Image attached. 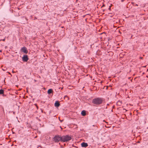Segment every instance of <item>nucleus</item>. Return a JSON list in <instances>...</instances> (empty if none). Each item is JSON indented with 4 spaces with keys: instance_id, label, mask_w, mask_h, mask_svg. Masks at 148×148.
I'll return each instance as SVG.
<instances>
[{
    "instance_id": "obj_1",
    "label": "nucleus",
    "mask_w": 148,
    "mask_h": 148,
    "mask_svg": "<svg viewBox=\"0 0 148 148\" xmlns=\"http://www.w3.org/2000/svg\"><path fill=\"white\" fill-rule=\"evenodd\" d=\"M104 99L102 98L97 97L93 99L92 103L95 106H98L101 105L104 101Z\"/></svg>"
},
{
    "instance_id": "obj_13",
    "label": "nucleus",
    "mask_w": 148,
    "mask_h": 148,
    "mask_svg": "<svg viewBox=\"0 0 148 148\" xmlns=\"http://www.w3.org/2000/svg\"><path fill=\"white\" fill-rule=\"evenodd\" d=\"M60 121L61 122H62L63 121V120H62V121H60Z\"/></svg>"
},
{
    "instance_id": "obj_15",
    "label": "nucleus",
    "mask_w": 148,
    "mask_h": 148,
    "mask_svg": "<svg viewBox=\"0 0 148 148\" xmlns=\"http://www.w3.org/2000/svg\"><path fill=\"white\" fill-rule=\"evenodd\" d=\"M1 39L0 40V41H1Z\"/></svg>"
},
{
    "instance_id": "obj_11",
    "label": "nucleus",
    "mask_w": 148,
    "mask_h": 148,
    "mask_svg": "<svg viewBox=\"0 0 148 148\" xmlns=\"http://www.w3.org/2000/svg\"><path fill=\"white\" fill-rule=\"evenodd\" d=\"M5 38L3 39H1V40L3 41H5Z\"/></svg>"
},
{
    "instance_id": "obj_18",
    "label": "nucleus",
    "mask_w": 148,
    "mask_h": 148,
    "mask_svg": "<svg viewBox=\"0 0 148 148\" xmlns=\"http://www.w3.org/2000/svg\"><path fill=\"white\" fill-rule=\"evenodd\" d=\"M42 112H43V111L42 110Z\"/></svg>"
},
{
    "instance_id": "obj_4",
    "label": "nucleus",
    "mask_w": 148,
    "mask_h": 148,
    "mask_svg": "<svg viewBox=\"0 0 148 148\" xmlns=\"http://www.w3.org/2000/svg\"><path fill=\"white\" fill-rule=\"evenodd\" d=\"M22 60L24 62H27L29 60L28 56L24 55L22 58Z\"/></svg>"
},
{
    "instance_id": "obj_6",
    "label": "nucleus",
    "mask_w": 148,
    "mask_h": 148,
    "mask_svg": "<svg viewBox=\"0 0 148 148\" xmlns=\"http://www.w3.org/2000/svg\"><path fill=\"white\" fill-rule=\"evenodd\" d=\"M81 145L82 147H86L88 146V145L87 143L83 142L81 144Z\"/></svg>"
},
{
    "instance_id": "obj_9",
    "label": "nucleus",
    "mask_w": 148,
    "mask_h": 148,
    "mask_svg": "<svg viewBox=\"0 0 148 148\" xmlns=\"http://www.w3.org/2000/svg\"><path fill=\"white\" fill-rule=\"evenodd\" d=\"M53 92V90L52 89H49L47 93L49 94H50L51 93H52Z\"/></svg>"
},
{
    "instance_id": "obj_5",
    "label": "nucleus",
    "mask_w": 148,
    "mask_h": 148,
    "mask_svg": "<svg viewBox=\"0 0 148 148\" xmlns=\"http://www.w3.org/2000/svg\"><path fill=\"white\" fill-rule=\"evenodd\" d=\"M21 50L25 54L27 53L28 52V51L27 50V48L25 47H23L21 49Z\"/></svg>"
},
{
    "instance_id": "obj_12",
    "label": "nucleus",
    "mask_w": 148,
    "mask_h": 148,
    "mask_svg": "<svg viewBox=\"0 0 148 148\" xmlns=\"http://www.w3.org/2000/svg\"><path fill=\"white\" fill-rule=\"evenodd\" d=\"M64 97H67V98H68V96H67L66 95V96H64Z\"/></svg>"
},
{
    "instance_id": "obj_7",
    "label": "nucleus",
    "mask_w": 148,
    "mask_h": 148,
    "mask_svg": "<svg viewBox=\"0 0 148 148\" xmlns=\"http://www.w3.org/2000/svg\"><path fill=\"white\" fill-rule=\"evenodd\" d=\"M60 105V103L58 101H56L55 103L54 106L56 107H59Z\"/></svg>"
},
{
    "instance_id": "obj_2",
    "label": "nucleus",
    "mask_w": 148,
    "mask_h": 148,
    "mask_svg": "<svg viewBox=\"0 0 148 148\" xmlns=\"http://www.w3.org/2000/svg\"><path fill=\"white\" fill-rule=\"evenodd\" d=\"M62 142L67 143L71 140L72 138L69 135L62 136Z\"/></svg>"
},
{
    "instance_id": "obj_3",
    "label": "nucleus",
    "mask_w": 148,
    "mask_h": 148,
    "mask_svg": "<svg viewBox=\"0 0 148 148\" xmlns=\"http://www.w3.org/2000/svg\"><path fill=\"white\" fill-rule=\"evenodd\" d=\"M53 139L56 143H58L60 141L62 142V136L59 135H56L53 138Z\"/></svg>"
},
{
    "instance_id": "obj_8",
    "label": "nucleus",
    "mask_w": 148,
    "mask_h": 148,
    "mask_svg": "<svg viewBox=\"0 0 148 148\" xmlns=\"http://www.w3.org/2000/svg\"><path fill=\"white\" fill-rule=\"evenodd\" d=\"M81 114L82 116H85L86 114V111L84 110H82L81 112Z\"/></svg>"
},
{
    "instance_id": "obj_14",
    "label": "nucleus",
    "mask_w": 148,
    "mask_h": 148,
    "mask_svg": "<svg viewBox=\"0 0 148 148\" xmlns=\"http://www.w3.org/2000/svg\"><path fill=\"white\" fill-rule=\"evenodd\" d=\"M136 6H138V5L136 4Z\"/></svg>"
},
{
    "instance_id": "obj_16",
    "label": "nucleus",
    "mask_w": 148,
    "mask_h": 148,
    "mask_svg": "<svg viewBox=\"0 0 148 148\" xmlns=\"http://www.w3.org/2000/svg\"><path fill=\"white\" fill-rule=\"evenodd\" d=\"M132 3V4H134V3Z\"/></svg>"
},
{
    "instance_id": "obj_17",
    "label": "nucleus",
    "mask_w": 148,
    "mask_h": 148,
    "mask_svg": "<svg viewBox=\"0 0 148 148\" xmlns=\"http://www.w3.org/2000/svg\"><path fill=\"white\" fill-rule=\"evenodd\" d=\"M110 9V8H109V9Z\"/></svg>"
},
{
    "instance_id": "obj_10",
    "label": "nucleus",
    "mask_w": 148,
    "mask_h": 148,
    "mask_svg": "<svg viewBox=\"0 0 148 148\" xmlns=\"http://www.w3.org/2000/svg\"><path fill=\"white\" fill-rule=\"evenodd\" d=\"M4 92V91L3 90H0V95L3 94Z\"/></svg>"
}]
</instances>
